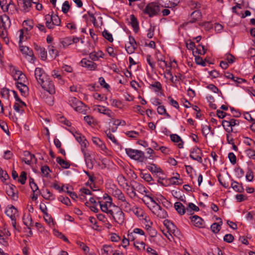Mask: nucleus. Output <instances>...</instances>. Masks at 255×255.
<instances>
[{
    "label": "nucleus",
    "instance_id": "47",
    "mask_svg": "<svg viewBox=\"0 0 255 255\" xmlns=\"http://www.w3.org/2000/svg\"><path fill=\"white\" fill-rule=\"evenodd\" d=\"M10 4V2L7 4L6 0H0V6L4 11H6L8 10V6H9Z\"/></svg>",
    "mask_w": 255,
    "mask_h": 255
},
{
    "label": "nucleus",
    "instance_id": "44",
    "mask_svg": "<svg viewBox=\"0 0 255 255\" xmlns=\"http://www.w3.org/2000/svg\"><path fill=\"white\" fill-rule=\"evenodd\" d=\"M211 127L208 125H202V133L206 137L207 135L209 134L211 131Z\"/></svg>",
    "mask_w": 255,
    "mask_h": 255
},
{
    "label": "nucleus",
    "instance_id": "31",
    "mask_svg": "<svg viewBox=\"0 0 255 255\" xmlns=\"http://www.w3.org/2000/svg\"><path fill=\"white\" fill-rule=\"evenodd\" d=\"M222 125L227 132L230 133L233 131V128H231L230 120H223Z\"/></svg>",
    "mask_w": 255,
    "mask_h": 255
},
{
    "label": "nucleus",
    "instance_id": "45",
    "mask_svg": "<svg viewBox=\"0 0 255 255\" xmlns=\"http://www.w3.org/2000/svg\"><path fill=\"white\" fill-rule=\"evenodd\" d=\"M39 54L41 57V59L42 60H45L47 58V51L45 50V48H39Z\"/></svg>",
    "mask_w": 255,
    "mask_h": 255
},
{
    "label": "nucleus",
    "instance_id": "22",
    "mask_svg": "<svg viewBox=\"0 0 255 255\" xmlns=\"http://www.w3.org/2000/svg\"><path fill=\"white\" fill-rule=\"evenodd\" d=\"M170 139L174 142H179L178 144V147L182 148L183 147V141L181 137L176 134H172L170 135Z\"/></svg>",
    "mask_w": 255,
    "mask_h": 255
},
{
    "label": "nucleus",
    "instance_id": "20",
    "mask_svg": "<svg viewBox=\"0 0 255 255\" xmlns=\"http://www.w3.org/2000/svg\"><path fill=\"white\" fill-rule=\"evenodd\" d=\"M186 209V213L189 215L193 214L194 211H198L199 210V207L192 203H189L187 204Z\"/></svg>",
    "mask_w": 255,
    "mask_h": 255
},
{
    "label": "nucleus",
    "instance_id": "2",
    "mask_svg": "<svg viewBox=\"0 0 255 255\" xmlns=\"http://www.w3.org/2000/svg\"><path fill=\"white\" fill-rule=\"evenodd\" d=\"M161 6L156 2L148 3L142 10L144 14H147L149 17L157 16L160 14Z\"/></svg>",
    "mask_w": 255,
    "mask_h": 255
},
{
    "label": "nucleus",
    "instance_id": "7",
    "mask_svg": "<svg viewBox=\"0 0 255 255\" xmlns=\"http://www.w3.org/2000/svg\"><path fill=\"white\" fill-rule=\"evenodd\" d=\"M23 32L21 31V34L19 36V48L21 52L23 54H25V55L28 56L31 58L30 61L34 62L35 58L34 57V54L33 51L29 49V48L27 46H23L20 44L21 42V39L23 38Z\"/></svg>",
    "mask_w": 255,
    "mask_h": 255
},
{
    "label": "nucleus",
    "instance_id": "3",
    "mask_svg": "<svg viewBox=\"0 0 255 255\" xmlns=\"http://www.w3.org/2000/svg\"><path fill=\"white\" fill-rule=\"evenodd\" d=\"M69 105L72 107L76 111L83 114L86 113V106L83 103L76 98L74 97H70L68 100Z\"/></svg>",
    "mask_w": 255,
    "mask_h": 255
},
{
    "label": "nucleus",
    "instance_id": "27",
    "mask_svg": "<svg viewBox=\"0 0 255 255\" xmlns=\"http://www.w3.org/2000/svg\"><path fill=\"white\" fill-rule=\"evenodd\" d=\"M92 141L95 144L100 147L102 150H104L106 149V145L99 138L93 137Z\"/></svg>",
    "mask_w": 255,
    "mask_h": 255
},
{
    "label": "nucleus",
    "instance_id": "34",
    "mask_svg": "<svg viewBox=\"0 0 255 255\" xmlns=\"http://www.w3.org/2000/svg\"><path fill=\"white\" fill-rule=\"evenodd\" d=\"M21 1L23 4L22 10L24 12H28L29 8L31 6V2L30 0H18Z\"/></svg>",
    "mask_w": 255,
    "mask_h": 255
},
{
    "label": "nucleus",
    "instance_id": "10",
    "mask_svg": "<svg viewBox=\"0 0 255 255\" xmlns=\"http://www.w3.org/2000/svg\"><path fill=\"white\" fill-rule=\"evenodd\" d=\"M5 191L7 195L13 200H16L18 198L17 192L15 186L13 184H6Z\"/></svg>",
    "mask_w": 255,
    "mask_h": 255
},
{
    "label": "nucleus",
    "instance_id": "55",
    "mask_svg": "<svg viewBox=\"0 0 255 255\" xmlns=\"http://www.w3.org/2000/svg\"><path fill=\"white\" fill-rule=\"evenodd\" d=\"M211 229L213 233H218L220 231L221 228L217 223H214L211 226Z\"/></svg>",
    "mask_w": 255,
    "mask_h": 255
},
{
    "label": "nucleus",
    "instance_id": "38",
    "mask_svg": "<svg viewBox=\"0 0 255 255\" xmlns=\"http://www.w3.org/2000/svg\"><path fill=\"white\" fill-rule=\"evenodd\" d=\"M193 53H196L198 54L204 55L206 53V49L204 46L199 44L196 48L195 51H193Z\"/></svg>",
    "mask_w": 255,
    "mask_h": 255
},
{
    "label": "nucleus",
    "instance_id": "60",
    "mask_svg": "<svg viewBox=\"0 0 255 255\" xmlns=\"http://www.w3.org/2000/svg\"><path fill=\"white\" fill-rule=\"evenodd\" d=\"M246 179L249 182H251L253 180L254 175L253 172L252 170L250 169L248 171L246 175Z\"/></svg>",
    "mask_w": 255,
    "mask_h": 255
},
{
    "label": "nucleus",
    "instance_id": "26",
    "mask_svg": "<svg viewBox=\"0 0 255 255\" xmlns=\"http://www.w3.org/2000/svg\"><path fill=\"white\" fill-rule=\"evenodd\" d=\"M130 23L133 30L137 32L139 29L138 22L137 18L135 17L133 14H132L130 16Z\"/></svg>",
    "mask_w": 255,
    "mask_h": 255
},
{
    "label": "nucleus",
    "instance_id": "62",
    "mask_svg": "<svg viewBox=\"0 0 255 255\" xmlns=\"http://www.w3.org/2000/svg\"><path fill=\"white\" fill-rule=\"evenodd\" d=\"M84 121L90 126L94 123V120L93 117L90 116H86L84 118Z\"/></svg>",
    "mask_w": 255,
    "mask_h": 255
},
{
    "label": "nucleus",
    "instance_id": "39",
    "mask_svg": "<svg viewBox=\"0 0 255 255\" xmlns=\"http://www.w3.org/2000/svg\"><path fill=\"white\" fill-rule=\"evenodd\" d=\"M107 137L115 144L119 145V143L117 140L116 139L115 136L112 134L110 129H108L105 131Z\"/></svg>",
    "mask_w": 255,
    "mask_h": 255
},
{
    "label": "nucleus",
    "instance_id": "13",
    "mask_svg": "<svg viewBox=\"0 0 255 255\" xmlns=\"http://www.w3.org/2000/svg\"><path fill=\"white\" fill-rule=\"evenodd\" d=\"M81 65L83 67L87 68L90 70H94L96 69L97 65L93 61L89 60L87 58H83L81 61Z\"/></svg>",
    "mask_w": 255,
    "mask_h": 255
},
{
    "label": "nucleus",
    "instance_id": "19",
    "mask_svg": "<svg viewBox=\"0 0 255 255\" xmlns=\"http://www.w3.org/2000/svg\"><path fill=\"white\" fill-rule=\"evenodd\" d=\"M190 16L191 19L189 20V22L194 23L201 18L202 14L199 10H196L191 13Z\"/></svg>",
    "mask_w": 255,
    "mask_h": 255
},
{
    "label": "nucleus",
    "instance_id": "41",
    "mask_svg": "<svg viewBox=\"0 0 255 255\" xmlns=\"http://www.w3.org/2000/svg\"><path fill=\"white\" fill-rule=\"evenodd\" d=\"M42 197L46 200H53L55 199L54 195H53L48 189L46 190V193L42 195Z\"/></svg>",
    "mask_w": 255,
    "mask_h": 255
},
{
    "label": "nucleus",
    "instance_id": "46",
    "mask_svg": "<svg viewBox=\"0 0 255 255\" xmlns=\"http://www.w3.org/2000/svg\"><path fill=\"white\" fill-rule=\"evenodd\" d=\"M107 108L101 105L94 106V110L97 111L100 113L104 114Z\"/></svg>",
    "mask_w": 255,
    "mask_h": 255
},
{
    "label": "nucleus",
    "instance_id": "18",
    "mask_svg": "<svg viewBox=\"0 0 255 255\" xmlns=\"http://www.w3.org/2000/svg\"><path fill=\"white\" fill-rule=\"evenodd\" d=\"M174 208L180 215H183L186 212V207L181 202H176L174 204Z\"/></svg>",
    "mask_w": 255,
    "mask_h": 255
},
{
    "label": "nucleus",
    "instance_id": "4",
    "mask_svg": "<svg viewBox=\"0 0 255 255\" xmlns=\"http://www.w3.org/2000/svg\"><path fill=\"white\" fill-rule=\"evenodd\" d=\"M127 155L131 159L142 162L146 159L143 152L139 150L128 148L125 149Z\"/></svg>",
    "mask_w": 255,
    "mask_h": 255
},
{
    "label": "nucleus",
    "instance_id": "17",
    "mask_svg": "<svg viewBox=\"0 0 255 255\" xmlns=\"http://www.w3.org/2000/svg\"><path fill=\"white\" fill-rule=\"evenodd\" d=\"M16 87L19 90L22 96L26 97L28 94V87L21 82H17Z\"/></svg>",
    "mask_w": 255,
    "mask_h": 255
},
{
    "label": "nucleus",
    "instance_id": "54",
    "mask_svg": "<svg viewBox=\"0 0 255 255\" xmlns=\"http://www.w3.org/2000/svg\"><path fill=\"white\" fill-rule=\"evenodd\" d=\"M48 50L49 54L52 56L54 55V58L58 56V52L54 48L53 46H49Z\"/></svg>",
    "mask_w": 255,
    "mask_h": 255
},
{
    "label": "nucleus",
    "instance_id": "9",
    "mask_svg": "<svg viewBox=\"0 0 255 255\" xmlns=\"http://www.w3.org/2000/svg\"><path fill=\"white\" fill-rule=\"evenodd\" d=\"M202 152L198 147H194L190 151V157L199 163L202 162Z\"/></svg>",
    "mask_w": 255,
    "mask_h": 255
},
{
    "label": "nucleus",
    "instance_id": "29",
    "mask_svg": "<svg viewBox=\"0 0 255 255\" xmlns=\"http://www.w3.org/2000/svg\"><path fill=\"white\" fill-rule=\"evenodd\" d=\"M56 161L64 169H68L70 166V163L68 161L63 160L60 157L56 158Z\"/></svg>",
    "mask_w": 255,
    "mask_h": 255
},
{
    "label": "nucleus",
    "instance_id": "6",
    "mask_svg": "<svg viewBox=\"0 0 255 255\" xmlns=\"http://www.w3.org/2000/svg\"><path fill=\"white\" fill-rule=\"evenodd\" d=\"M82 153L84 157V160L87 167L92 169L94 167L95 159L93 156V152L89 150H82Z\"/></svg>",
    "mask_w": 255,
    "mask_h": 255
},
{
    "label": "nucleus",
    "instance_id": "1",
    "mask_svg": "<svg viewBox=\"0 0 255 255\" xmlns=\"http://www.w3.org/2000/svg\"><path fill=\"white\" fill-rule=\"evenodd\" d=\"M34 76L37 82L41 85L42 89L48 92L50 94H55V89L54 83L43 69L39 67L36 68L34 71Z\"/></svg>",
    "mask_w": 255,
    "mask_h": 255
},
{
    "label": "nucleus",
    "instance_id": "16",
    "mask_svg": "<svg viewBox=\"0 0 255 255\" xmlns=\"http://www.w3.org/2000/svg\"><path fill=\"white\" fill-rule=\"evenodd\" d=\"M191 222L193 224L199 228L203 227V220L197 215H194L190 217Z\"/></svg>",
    "mask_w": 255,
    "mask_h": 255
},
{
    "label": "nucleus",
    "instance_id": "63",
    "mask_svg": "<svg viewBox=\"0 0 255 255\" xmlns=\"http://www.w3.org/2000/svg\"><path fill=\"white\" fill-rule=\"evenodd\" d=\"M41 172L44 174L45 177H48L49 171H50V168L47 165L42 166L41 168Z\"/></svg>",
    "mask_w": 255,
    "mask_h": 255
},
{
    "label": "nucleus",
    "instance_id": "35",
    "mask_svg": "<svg viewBox=\"0 0 255 255\" xmlns=\"http://www.w3.org/2000/svg\"><path fill=\"white\" fill-rule=\"evenodd\" d=\"M157 112L158 114L165 115L168 118L171 117L170 115L166 112V109L164 106H159L157 108Z\"/></svg>",
    "mask_w": 255,
    "mask_h": 255
},
{
    "label": "nucleus",
    "instance_id": "23",
    "mask_svg": "<svg viewBox=\"0 0 255 255\" xmlns=\"http://www.w3.org/2000/svg\"><path fill=\"white\" fill-rule=\"evenodd\" d=\"M112 194L115 197L121 201H125V199H126L125 196L122 191L118 188L114 190Z\"/></svg>",
    "mask_w": 255,
    "mask_h": 255
},
{
    "label": "nucleus",
    "instance_id": "53",
    "mask_svg": "<svg viewBox=\"0 0 255 255\" xmlns=\"http://www.w3.org/2000/svg\"><path fill=\"white\" fill-rule=\"evenodd\" d=\"M1 95L3 98L8 99L9 97V90L7 88H3L1 91Z\"/></svg>",
    "mask_w": 255,
    "mask_h": 255
},
{
    "label": "nucleus",
    "instance_id": "57",
    "mask_svg": "<svg viewBox=\"0 0 255 255\" xmlns=\"http://www.w3.org/2000/svg\"><path fill=\"white\" fill-rule=\"evenodd\" d=\"M234 236L230 234L225 235V236L224 237V241L228 243H232L234 241Z\"/></svg>",
    "mask_w": 255,
    "mask_h": 255
},
{
    "label": "nucleus",
    "instance_id": "25",
    "mask_svg": "<svg viewBox=\"0 0 255 255\" xmlns=\"http://www.w3.org/2000/svg\"><path fill=\"white\" fill-rule=\"evenodd\" d=\"M149 88L153 90L155 92H158L161 90L162 86L161 83L158 81L153 82L149 85Z\"/></svg>",
    "mask_w": 255,
    "mask_h": 255
},
{
    "label": "nucleus",
    "instance_id": "5",
    "mask_svg": "<svg viewBox=\"0 0 255 255\" xmlns=\"http://www.w3.org/2000/svg\"><path fill=\"white\" fill-rule=\"evenodd\" d=\"M109 214L119 224L122 225L124 223L125 214L118 206H114V209L109 211Z\"/></svg>",
    "mask_w": 255,
    "mask_h": 255
},
{
    "label": "nucleus",
    "instance_id": "8",
    "mask_svg": "<svg viewBox=\"0 0 255 255\" xmlns=\"http://www.w3.org/2000/svg\"><path fill=\"white\" fill-rule=\"evenodd\" d=\"M150 210L154 214L160 218L164 219L167 217L166 211L162 209L158 204H155L154 206H152V207L150 208Z\"/></svg>",
    "mask_w": 255,
    "mask_h": 255
},
{
    "label": "nucleus",
    "instance_id": "33",
    "mask_svg": "<svg viewBox=\"0 0 255 255\" xmlns=\"http://www.w3.org/2000/svg\"><path fill=\"white\" fill-rule=\"evenodd\" d=\"M147 169L152 173H156L158 174L161 173L162 169L160 167H158L155 164H151L147 166Z\"/></svg>",
    "mask_w": 255,
    "mask_h": 255
},
{
    "label": "nucleus",
    "instance_id": "36",
    "mask_svg": "<svg viewBox=\"0 0 255 255\" xmlns=\"http://www.w3.org/2000/svg\"><path fill=\"white\" fill-rule=\"evenodd\" d=\"M246 155L250 158L255 160V150L252 148H247L245 150Z\"/></svg>",
    "mask_w": 255,
    "mask_h": 255
},
{
    "label": "nucleus",
    "instance_id": "21",
    "mask_svg": "<svg viewBox=\"0 0 255 255\" xmlns=\"http://www.w3.org/2000/svg\"><path fill=\"white\" fill-rule=\"evenodd\" d=\"M22 220L23 224L27 226L28 229H30V226L33 223V221L31 215L29 214H24Z\"/></svg>",
    "mask_w": 255,
    "mask_h": 255
},
{
    "label": "nucleus",
    "instance_id": "28",
    "mask_svg": "<svg viewBox=\"0 0 255 255\" xmlns=\"http://www.w3.org/2000/svg\"><path fill=\"white\" fill-rule=\"evenodd\" d=\"M238 182L235 181H233L231 184L232 188L236 192L242 193L244 191V189L242 186V184L241 185H238Z\"/></svg>",
    "mask_w": 255,
    "mask_h": 255
},
{
    "label": "nucleus",
    "instance_id": "42",
    "mask_svg": "<svg viewBox=\"0 0 255 255\" xmlns=\"http://www.w3.org/2000/svg\"><path fill=\"white\" fill-rule=\"evenodd\" d=\"M52 75L54 78H57L59 80V83L61 84H63L64 83V81L62 79V76L58 71L55 70L52 71Z\"/></svg>",
    "mask_w": 255,
    "mask_h": 255
},
{
    "label": "nucleus",
    "instance_id": "59",
    "mask_svg": "<svg viewBox=\"0 0 255 255\" xmlns=\"http://www.w3.org/2000/svg\"><path fill=\"white\" fill-rule=\"evenodd\" d=\"M195 60L197 64L200 65L204 67L206 66L205 61H204L202 58L200 57V56H196Z\"/></svg>",
    "mask_w": 255,
    "mask_h": 255
},
{
    "label": "nucleus",
    "instance_id": "56",
    "mask_svg": "<svg viewBox=\"0 0 255 255\" xmlns=\"http://www.w3.org/2000/svg\"><path fill=\"white\" fill-rule=\"evenodd\" d=\"M168 99L169 101V104L171 106H172L173 107L175 108L176 109H179V104H178V102L174 100L170 96H169L168 97Z\"/></svg>",
    "mask_w": 255,
    "mask_h": 255
},
{
    "label": "nucleus",
    "instance_id": "30",
    "mask_svg": "<svg viewBox=\"0 0 255 255\" xmlns=\"http://www.w3.org/2000/svg\"><path fill=\"white\" fill-rule=\"evenodd\" d=\"M60 43L62 45L63 47L65 48L69 45L72 44L71 37H66L60 39Z\"/></svg>",
    "mask_w": 255,
    "mask_h": 255
},
{
    "label": "nucleus",
    "instance_id": "49",
    "mask_svg": "<svg viewBox=\"0 0 255 255\" xmlns=\"http://www.w3.org/2000/svg\"><path fill=\"white\" fill-rule=\"evenodd\" d=\"M54 235L59 238L60 239H63L65 242H68V239L67 237H66L63 234H62L61 232H59L57 230H54Z\"/></svg>",
    "mask_w": 255,
    "mask_h": 255
},
{
    "label": "nucleus",
    "instance_id": "51",
    "mask_svg": "<svg viewBox=\"0 0 255 255\" xmlns=\"http://www.w3.org/2000/svg\"><path fill=\"white\" fill-rule=\"evenodd\" d=\"M102 251L108 255L109 254L113 252V247L110 245H105L103 246Z\"/></svg>",
    "mask_w": 255,
    "mask_h": 255
},
{
    "label": "nucleus",
    "instance_id": "58",
    "mask_svg": "<svg viewBox=\"0 0 255 255\" xmlns=\"http://www.w3.org/2000/svg\"><path fill=\"white\" fill-rule=\"evenodd\" d=\"M99 82L101 86L107 89H108L110 87V85L106 83L104 78L102 77L99 78Z\"/></svg>",
    "mask_w": 255,
    "mask_h": 255
},
{
    "label": "nucleus",
    "instance_id": "50",
    "mask_svg": "<svg viewBox=\"0 0 255 255\" xmlns=\"http://www.w3.org/2000/svg\"><path fill=\"white\" fill-rule=\"evenodd\" d=\"M70 6L69 5V2L68 1H65L63 3L62 7V11L64 13H67L69 9Z\"/></svg>",
    "mask_w": 255,
    "mask_h": 255
},
{
    "label": "nucleus",
    "instance_id": "11",
    "mask_svg": "<svg viewBox=\"0 0 255 255\" xmlns=\"http://www.w3.org/2000/svg\"><path fill=\"white\" fill-rule=\"evenodd\" d=\"M5 213L11 220H16L18 215L17 209L12 205L6 208Z\"/></svg>",
    "mask_w": 255,
    "mask_h": 255
},
{
    "label": "nucleus",
    "instance_id": "61",
    "mask_svg": "<svg viewBox=\"0 0 255 255\" xmlns=\"http://www.w3.org/2000/svg\"><path fill=\"white\" fill-rule=\"evenodd\" d=\"M59 200L63 204L66 205H69L71 203V201L68 197L60 196L59 198Z\"/></svg>",
    "mask_w": 255,
    "mask_h": 255
},
{
    "label": "nucleus",
    "instance_id": "14",
    "mask_svg": "<svg viewBox=\"0 0 255 255\" xmlns=\"http://www.w3.org/2000/svg\"><path fill=\"white\" fill-rule=\"evenodd\" d=\"M10 21L9 17L6 14L0 16V27L7 29L9 27Z\"/></svg>",
    "mask_w": 255,
    "mask_h": 255
},
{
    "label": "nucleus",
    "instance_id": "32",
    "mask_svg": "<svg viewBox=\"0 0 255 255\" xmlns=\"http://www.w3.org/2000/svg\"><path fill=\"white\" fill-rule=\"evenodd\" d=\"M158 176V182L163 186H166L167 181L165 179V175L164 174L163 171H161V173H159L157 175Z\"/></svg>",
    "mask_w": 255,
    "mask_h": 255
},
{
    "label": "nucleus",
    "instance_id": "15",
    "mask_svg": "<svg viewBox=\"0 0 255 255\" xmlns=\"http://www.w3.org/2000/svg\"><path fill=\"white\" fill-rule=\"evenodd\" d=\"M24 156L26 157L23 161L27 164L30 165L31 163L36 162V159L35 155L31 154L29 151H25L24 152Z\"/></svg>",
    "mask_w": 255,
    "mask_h": 255
},
{
    "label": "nucleus",
    "instance_id": "37",
    "mask_svg": "<svg viewBox=\"0 0 255 255\" xmlns=\"http://www.w3.org/2000/svg\"><path fill=\"white\" fill-rule=\"evenodd\" d=\"M136 186H135V188L136 189V191L138 193L143 194L144 193L146 194L147 191L145 188L142 184L140 183L136 182Z\"/></svg>",
    "mask_w": 255,
    "mask_h": 255
},
{
    "label": "nucleus",
    "instance_id": "52",
    "mask_svg": "<svg viewBox=\"0 0 255 255\" xmlns=\"http://www.w3.org/2000/svg\"><path fill=\"white\" fill-rule=\"evenodd\" d=\"M228 158L232 164H235L236 163L237 157L233 152H230L228 154Z\"/></svg>",
    "mask_w": 255,
    "mask_h": 255
},
{
    "label": "nucleus",
    "instance_id": "24",
    "mask_svg": "<svg viewBox=\"0 0 255 255\" xmlns=\"http://www.w3.org/2000/svg\"><path fill=\"white\" fill-rule=\"evenodd\" d=\"M47 17L48 19H50V21H52L53 26L54 25H60L61 20L57 15H50L49 14H47Z\"/></svg>",
    "mask_w": 255,
    "mask_h": 255
},
{
    "label": "nucleus",
    "instance_id": "43",
    "mask_svg": "<svg viewBox=\"0 0 255 255\" xmlns=\"http://www.w3.org/2000/svg\"><path fill=\"white\" fill-rule=\"evenodd\" d=\"M26 172L25 171H22L21 172V174L19 176V178L18 179V181L19 182H20L21 184H24L25 183V181L26 180Z\"/></svg>",
    "mask_w": 255,
    "mask_h": 255
},
{
    "label": "nucleus",
    "instance_id": "48",
    "mask_svg": "<svg viewBox=\"0 0 255 255\" xmlns=\"http://www.w3.org/2000/svg\"><path fill=\"white\" fill-rule=\"evenodd\" d=\"M141 177L142 179H143L145 181L148 182H150V181L153 180V178L149 173H141Z\"/></svg>",
    "mask_w": 255,
    "mask_h": 255
},
{
    "label": "nucleus",
    "instance_id": "40",
    "mask_svg": "<svg viewBox=\"0 0 255 255\" xmlns=\"http://www.w3.org/2000/svg\"><path fill=\"white\" fill-rule=\"evenodd\" d=\"M102 35L109 42H112L113 41L114 39L112 34L109 32L107 30L105 29L102 32Z\"/></svg>",
    "mask_w": 255,
    "mask_h": 255
},
{
    "label": "nucleus",
    "instance_id": "12",
    "mask_svg": "<svg viewBox=\"0 0 255 255\" xmlns=\"http://www.w3.org/2000/svg\"><path fill=\"white\" fill-rule=\"evenodd\" d=\"M164 224L166 226L169 232L173 234L174 236L178 238L180 237L181 236V232L172 222L168 221Z\"/></svg>",
    "mask_w": 255,
    "mask_h": 255
},
{
    "label": "nucleus",
    "instance_id": "64",
    "mask_svg": "<svg viewBox=\"0 0 255 255\" xmlns=\"http://www.w3.org/2000/svg\"><path fill=\"white\" fill-rule=\"evenodd\" d=\"M244 143L249 146H254L255 145V141L248 137H245Z\"/></svg>",
    "mask_w": 255,
    "mask_h": 255
}]
</instances>
